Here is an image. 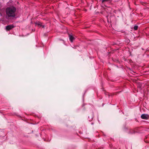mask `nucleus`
Returning a JSON list of instances; mask_svg holds the SVG:
<instances>
[{
  "label": "nucleus",
  "mask_w": 149,
  "mask_h": 149,
  "mask_svg": "<svg viewBox=\"0 0 149 149\" xmlns=\"http://www.w3.org/2000/svg\"><path fill=\"white\" fill-rule=\"evenodd\" d=\"M69 39L71 42H72L75 39V38L72 35L69 34Z\"/></svg>",
  "instance_id": "4"
},
{
  "label": "nucleus",
  "mask_w": 149,
  "mask_h": 149,
  "mask_svg": "<svg viewBox=\"0 0 149 149\" xmlns=\"http://www.w3.org/2000/svg\"><path fill=\"white\" fill-rule=\"evenodd\" d=\"M106 95H107L109 97L110 95V93H105Z\"/></svg>",
  "instance_id": "7"
},
{
  "label": "nucleus",
  "mask_w": 149,
  "mask_h": 149,
  "mask_svg": "<svg viewBox=\"0 0 149 149\" xmlns=\"http://www.w3.org/2000/svg\"><path fill=\"white\" fill-rule=\"evenodd\" d=\"M14 27V26L13 25H10L6 26V30L7 31H9Z\"/></svg>",
  "instance_id": "2"
},
{
  "label": "nucleus",
  "mask_w": 149,
  "mask_h": 149,
  "mask_svg": "<svg viewBox=\"0 0 149 149\" xmlns=\"http://www.w3.org/2000/svg\"><path fill=\"white\" fill-rule=\"evenodd\" d=\"M138 26H135L134 27V29L135 30H136L138 29Z\"/></svg>",
  "instance_id": "6"
},
{
  "label": "nucleus",
  "mask_w": 149,
  "mask_h": 149,
  "mask_svg": "<svg viewBox=\"0 0 149 149\" xmlns=\"http://www.w3.org/2000/svg\"><path fill=\"white\" fill-rule=\"evenodd\" d=\"M36 24L38 25V26H41V23H38V24Z\"/></svg>",
  "instance_id": "8"
},
{
  "label": "nucleus",
  "mask_w": 149,
  "mask_h": 149,
  "mask_svg": "<svg viewBox=\"0 0 149 149\" xmlns=\"http://www.w3.org/2000/svg\"><path fill=\"white\" fill-rule=\"evenodd\" d=\"M142 118L144 119H148V116L147 114H143L141 116Z\"/></svg>",
  "instance_id": "3"
},
{
  "label": "nucleus",
  "mask_w": 149,
  "mask_h": 149,
  "mask_svg": "<svg viewBox=\"0 0 149 149\" xmlns=\"http://www.w3.org/2000/svg\"><path fill=\"white\" fill-rule=\"evenodd\" d=\"M111 0H102V3L104 4L105 3L107 2H111Z\"/></svg>",
  "instance_id": "5"
},
{
  "label": "nucleus",
  "mask_w": 149,
  "mask_h": 149,
  "mask_svg": "<svg viewBox=\"0 0 149 149\" xmlns=\"http://www.w3.org/2000/svg\"><path fill=\"white\" fill-rule=\"evenodd\" d=\"M16 10L15 8L13 6L7 8L6 10V18L9 19L15 17L16 16Z\"/></svg>",
  "instance_id": "1"
}]
</instances>
